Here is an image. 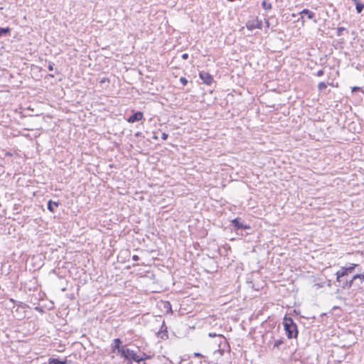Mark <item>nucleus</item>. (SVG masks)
Here are the masks:
<instances>
[{
  "label": "nucleus",
  "mask_w": 364,
  "mask_h": 364,
  "mask_svg": "<svg viewBox=\"0 0 364 364\" xmlns=\"http://www.w3.org/2000/svg\"><path fill=\"white\" fill-rule=\"evenodd\" d=\"M284 328L286 331L287 338H296L298 336V331L296 324L294 322L293 319L290 317L285 316L284 318Z\"/></svg>",
  "instance_id": "obj_1"
},
{
  "label": "nucleus",
  "mask_w": 364,
  "mask_h": 364,
  "mask_svg": "<svg viewBox=\"0 0 364 364\" xmlns=\"http://www.w3.org/2000/svg\"><path fill=\"white\" fill-rule=\"evenodd\" d=\"M120 355L127 360L128 364H132V361H135L136 363H140L141 361H143V358H139V355H138L134 350L126 347L124 348Z\"/></svg>",
  "instance_id": "obj_2"
},
{
  "label": "nucleus",
  "mask_w": 364,
  "mask_h": 364,
  "mask_svg": "<svg viewBox=\"0 0 364 364\" xmlns=\"http://www.w3.org/2000/svg\"><path fill=\"white\" fill-rule=\"evenodd\" d=\"M125 347V346H122V341L119 338L113 340V344L112 346L113 353L117 351L118 354H121Z\"/></svg>",
  "instance_id": "obj_3"
},
{
  "label": "nucleus",
  "mask_w": 364,
  "mask_h": 364,
  "mask_svg": "<svg viewBox=\"0 0 364 364\" xmlns=\"http://www.w3.org/2000/svg\"><path fill=\"white\" fill-rule=\"evenodd\" d=\"M199 77L203 82L208 85H210L213 81V77L208 73L200 72Z\"/></svg>",
  "instance_id": "obj_4"
},
{
  "label": "nucleus",
  "mask_w": 364,
  "mask_h": 364,
  "mask_svg": "<svg viewBox=\"0 0 364 364\" xmlns=\"http://www.w3.org/2000/svg\"><path fill=\"white\" fill-rule=\"evenodd\" d=\"M144 114L141 112H136L132 115L129 116L127 119V122L129 123H134L135 122L140 121L143 119Z\"/></svg>",
  "instance_id": "obj_5"
},
{
  "label": "nucleus",
  "mask_w": 364,
  "mask_h": 364,
  "mask_svg": "<svg viewBox=\"0 0 364 364\" xmlns=\"http://www.w3.org/2000/svg\"><path fill=\"white\" fill-rule=\"evenodd\" d=\"M347 274H348V272H347L346 267H341V269L336 272V280L338 282H340L341 278L346 276Z\"/></svg>",
  "instance_id": "obj_6"
},
{
  "label": "nucleus",
  "mask_w": 364,
  "mask_h": 364,
  "mask_svg": "<svg viewBox=\"0 0 364 364\" xmlns=\"http://www.w3.org/2000/svg\"><path fill=\"white\" fill-rule=\"evenodd\" d=\"M300 14L301 15V18H303V15L304 14H306V16H307L308 18L309 19H312L315 16V14L307 9L302 10L300 12Z\"/></svg>",
  "instance_id": "obj_7"
},
{
  "label": "nucleus",
  "mask_w": 364,
  "mask_h": 364,
  "mask_svg": "<svg viewBox=\"0 0 364 364\" xmlns=\"http://www.w3.org/2000/svg\"><path fill=\"white\" fill-rule=\"evenodd\" d=\"M232 223L234 225V227L236 228L237 229H246L247 228V227L244 226L237 218L232 220Z\"/></svg>",
  "instance_id": "obj_8"
},
{
  "label": "nucleus",
  "mask_w": 364,
  "mask_h": 364,
  "mask_svg": "<svg viewBox=\"0 0 364 364\" xmlns=\"http://www.w3.org/2000/svg\"><path fill=\"white\" fill-rule=\"evenodd\" d=\"M355 3V9L358 14H360L363 9L364 4L358 1V0H353Z\"/></svg>",
  "instance_id": "obj_9"
},
{
  "label": "nucleus",
  "mask_w": 364,
  "mask_h": 364,
  "mask_svg": "<svg viewBox=\"0 0 364 364\" xmlns=\"http://www.w3.org/2000/svg\"><path fill=\"white\" fill-rule=\"evenodd\" d=\"M54 206L55 207H58V203L57 202H54L53 203L52 200H49L48 202V209L51 212V213H54L55 212V209H54Z\"/></svg>",
  "instance_id": "obj_10"
},
{
  "label": "nucleus",
  "mask_w": 364,
  "mask_h": 364,
  "mask_svg": "<svg viewBox=\"0 0 364 364\" xmlns=\"http://www.w3.org/2000/svg\"><path fill=\"white\" fill-rule=\"evenodd\" d=\"M355 283V280H353V278L349 281H346L343 283L342 287L343 289H349Z\"/></svg>",
  "instance_id": "obj_11"
},
{
  "label": "nucleus",
  "mask_w": 364,
  "mask_h": 364,
  "mask_svg": "<svg viewBox=\"0 0 364 364\" xmlns=\"http://www.w3.org/2000/svg\"><path fill=\"white\" fill-rule=\"evenodd\" d=\"M357 279H359L360 283L362 284L364 282V272L363 274H357L353 277V280L356 282Z\"/></svg>",
  "instance_id": "obj_12"
},
{
  "label": "nucleus",
  "mask_w": 364,
  "mask_h": 364,
  "mask_svg": "<svg viewBox=\"0 0 364 364\" xmlns=\"http://www.w3.org/2000/svg\"><path fill=\"white\" fill-rule=\"evenodd\" d=\"M50 363H53V364H66V360H60L59 359H57V358H52V359L50 360Z\"/></svg>",
  "instance_id": "obj_13"
},
{
  "label": "nucleus",
  "mask_w": 364,
  "mask_h": 364,
  "mask_svg": "<svg viewBox=\"0 0 364 364\" xmlns=\"http://www.w3.org/2000/svg\"><path fill=\"white\" fill-rule=\"evenodd\" d=\"M262 8L267 11V10H270L272 9V4L271 3H269L266 1H263L262 3Z\"/></svg>",
  "instance_id": "obj_14"
},
{
  "label": "nucleus",
  "mask_w": 364,
  "mask_h": 364,
  "mask_svg": "<svg viewBox=\"0 0 364 364\" xmlns=\"http://www.w3.org/2000/svg\"><path fill=\"white\" fill-rule=\"evenodd\" d=\"M11 29L7 28H0V38L4 35L8 34L10 32Z\"/></svg>",
  "instance_id": "obj_15"
},
{
  "label": "nucleus",
  "mask_w": 364,
  "mask_h": 364,
  "mask_svg": "<svg viewBox=\"0 0 364 364\" xmlns=\"http://www.w3.org/2000/svg\"><path fill=\"white\" fill-rule=\"evenodd\" d=\"M284 343V341L282 338L275 341L274 343V348H278L282 344Z\"/></svg>",
  "instance_id": "obj_16"
},
{
  "label": "nucleus",
  "mask_w": 364,
  "mask_h": 364,
  "mask_svg": "<svg viewBox=\"0 0 364 364\" xmlns=\"http://www.w3.org/2000/svg\"><path fill=\"white\" fill-rule=\"evenodd\" d=\"M358 266V264H352L350 266H349L348 267H346V269H347V272L348 273V272H353L355 269V268Z\"/></svg>",
  "instance_id": "obj_17"
},
{
  "label": "nucleus",
  "mask_w": 364,
  "mask_h": 364,
  "mask_svg": "<svg viewBox=\"0 0 364 364\" xmlns=\"http://www.w3.org/2000/svg\"><path fill=\"white\" fill-rule=\"evenodd\" d=\"M326 87H327V85H326V84L325 82H319V83H318V89L319 90H323L326 89Z\"/></svg>",
  "instance_id": "obj_18"
},
{
  "label": "nucleus",
  "mask_w": 364,
  "mask_h": 364,
  "mask_svg": "<svg viewBox=\"0 0 364 364\" xmlns=\"http://www.w3.org/2000/svg\"><path fill=\"white\" fill-rule=\"evenodd\" d=\"M345 30L346 28L344 27H338L337 28V36H341L342 35L343 31Z\"/></svg>",
  "instance_id": "obj_19"
},
{
  "label": "nucleus",
  "mask_w": 364,
  "mask_h": 364,
  "mask_svg": "<svg viewBox=\"0 0 364 364\" xmlns=\"http://www.w3.org/2000/svg\"><path fill=\"white\" fill-rule=\"evenodd\" d=\"M179 80L183 86L186 85L188 83V80L184 77H181Z\"/></svg>",
  "instance_id": "obj_20"
},
{
  "label": "nucleus",
  "mask_w": 364,
  "mask_h": 364,
  "mask_svg": "<svg viewBox=\"0 0 364 364\" xmlns=\"http://www.w3.org/2000/svg\"><path fill=\"white\" fill-rule=\"evenodd\" d=\"M139 358H142L143 360H145L146 359L149 358L150 357L147 355L146 353H143L141 355H139Z\"/></svg>",
  "instance_id": "obj_21"
},
{
  "label": "nucleus",
  "mask_w": 364,
  "mask_h": 364,
  "mask_svg": "<svg viewBox=\"0 0 364 364\" xmlns=\"http://www.w3.org/2000/svg\"><path fill=\"white\" fill-rule=\"evenodd\" d=\"M323 73H324V72H323V70H319L317 71L316 75L318 77H321V76H322L323 75Z\"/></svg>",
  "instance_id": "obj_22"
},
{
  "label": "nucleus",
  "mask_w": 364,
  "mask_h": 364,
  "mask_svg": "<svg viewBox=\"0 0 364 364\" xmlns=\"http://www.w3.org/2000/svg\"><path fill=\"white\" fill-rule=\"evenodd\" d=\"M53 66H54V63H49L48 66V70L50 71L53 70Z\"/></svg>",
  "instance_id": "obj_23"
},
{
  "label": "nucleus",
  "mask_w": 364,
  "mask_h": 364,
  "mask_svg": "<svg viewBox=\"0 0 364 364\" xmlns=\"http://www.w3.org/2000/svg\"><path fill=\"white\" fill-rule=\"evenodd\" d=\"M217 353H218L221 356L223 354V350H215L214 354H217Z\"/></svg>",
  "instance_id": "obj_24"
},
{
  "label": "nucleus",
  "mask_w": 364,
  "mask_h": 364,
  "mask_svg": "<svg viewBox=\"0 0 364 364\" xmlns=\"http://www.w3.org/2000/svg\"><path fill=\"white\" fill-rule=\"evenodd\" d=\"M182 58H183V60H187V59L188 58V53H183V54L182 55Z\"/></svg>",
  "instance_id": "obj_25"
},
{
  "label": "nucleus",
  "mask_w": 364,
  "mask_h": 364,
  "mask_svg": "<svg viewBox=\"0 0 364 364\" xmlns=\"http://www.w3.org/2000/svg\"><path fill=\"white\" fill-rule=\"evenodd\" d=\"M161 138H162L163 140H166L168 138V134H166V133H163L162 136H161Z\"/></svg>",
  "instance_id": "obj_26"
},
{
  "label": "nucleus",
  "mask_w": 364,
  "mask_h": 364,
  "mask_svg": "<svg viewBox=\"0 0 364 364\" xmlns=\"http://www.w3.org/2000/svg\"><path fill=\"white\" fill-rule=\"evenodd\" d=\"M139 259V257L137 255H133L132 256V260L134 262H136Z\"/></svg>",
  "instance_id": "obj_27"
},
{
  "label": "nucleus",
  "mask_w": 364,
  "mask_h": 364,
  "mask_svg": "<svg viewBox=\"0 0 364 364\" xmlns=\"http://www.w3.org/2000/svg\"><path fill=\"white\" fill-rule=\"evenodd\" d=\"M194 355H195L196 357H198V358L203 357V355L200 353H196Z\"/></svg>",
  "instance_id": "obj_28"
},
{
  "label": "nucleus",
  "mask_w": 364,
  "mask_h": 364,
  "mask_svg": "<svg viewBox=\"0 0 364 364\" xmlns=\"http://www.w3.org/2000/svg\"><path fill=\"white\" fill-rule=\"evenodd\" d=\"M208 336H209L210 337H215V336H216V334H215V333H208Z\"/></svg>",
  "instance_id": "obj_29"
},
{
  "label": "nucleus",
  "mask_w": 364,
  "mask_h": 364,
  "mask_svg": "<svg viewBox=\"0 0 364 364\" xmlns=\"http://www.w3.org/2000/svg\"><path fill=\"white\" fill-rule=\"evenodd\" d=\"M358 90H360V87H353V90H353V91Z\"/></svg>",
  "instance_id": "obj_30"
},
{
  "label": "nucleus",
  "mask_w": 364,
  "mask_h": 364,
  "mask_svg": "<svg viewBox=\"0 0 364 364\" xmlns=\"http://www.w3.org/2000/svg\"><path fill=\"white\" fill-rule=\"evenodd\" d=\"M166 306L171 307L170 303L169 302H166V304H165V307H166Z\"/></svg>",
  "instance_id": "obj_31"
},
{
  "label": "nucleus",
  "mask_w": 364,
  "mask_h": 364,
  "mask_svg": "<svg viewBox=\"0 0 364 364\" xmlns=\"http://www.w3.org/2000/svg\"><path fill=\"white\" fill-rule=\"evenodd\" d=\"M218 336L222 339L223 338V337L221 335H218Z\"/></svg>",
  "instance_id": "obj_32"
},
{
  "label": "nucleus",
  "mask_w": 364,
  "mask_h": 364,
  "mask_svg": "<svg viewBox=\"0 0 364 364\" xmlns=\"http://www.w3.org/2000/svg\"><path fill=\"white\" fill-rule=\"evenodd\" d=\"M136 136H139V132H137V133L136 134Z\"/></svg>",
  "instance_id": "obj_33"
},
{
  "label": "nucleus",
  "mask_w": 364,
  "mask_h": 364,
  "mask_svg": "<svg viewBox=\"0 0 364 364\" xmlns=\"http://www.w3.org/2000/svg\"><path fill=\"white\" fill-rule=\"evenodd\" d=\"M165 329H166V327L165 328ZM164 332H165V333H167V331H166V330H164Z\"/></svg>",
  "instance_id": "obj_34"
},
{
  "label": "nucleus",
  "mask_w": 364,
  "mask_h": 364,
  "mask_svg": "<svg viewBox=\"0 0 364 364\" xmlns=\"http://www.w3.org/2000/svg\"><path fill=\"white\" fill-rule=\"evenodd\" d=\"M144 364H146L145 363Z\"/></svg>",
  "instance_id": "obj_35"
}]
</instances>
